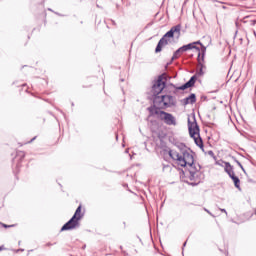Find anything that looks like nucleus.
<instances>
[{
	"instance_id": "1",
	"label": "nucleus",
	"mask_w": 256,
	"mask_h": 256,
	"mask_svg": "<svg viewBox=\"0 0 256 256\" xmlns=\"http://www.w3.org/2000/svg\"><path fill=\"white\" fill-rule=\"evenodd\" d=\"M178 149H180V152L170 150L169 157H171L173 161H176L177 165H180V167H188L190 173L189 179L190 181H195V179H197V173L201 171V165L195 162L193 154L185 149V145L181 144Z\"/></svg>"
},
{
	"instance_id": "2",
	"label": "nucleus",
	"mask_w": 256,
	"mask_h": 256,
	"mask_svg": "<svg viewBox=\"0 0 256 256\" xmlns=\"http://www.w3.org/2000/svg\"><path fill=\"white\" fill-rule=\"evenodd\" d=\"M179 39L181 37V24L173 26L163 37L159 40L155 53H161L163 47H167V45L171 44L173 39Z\"/></svg>"
},
{
	"instance_id": "3",
	"label": "nucleus",
	"mask_w": 256,
	"mask_h": 256,
	"mask_svg": "<svg viewBox=\"0 0 256 256\" xmlns=\"http://www.w3.org/2000/svg\"><path fill=\"white\" fill-rule=\"evenodd\" d=\"M188 131L190 137L194 140V143H196L197 147L203 149V139H201V135L199 134V125L197 124L195 116L188 118Z\"/></svg>"
},
{
	"instance_id": "4",
	"label": "nucleus",
	"mask_w": 256,
	"mask_h": 256,
	"mask_svg": "<svg viewBox=\"0 0 256 256\" xmlns=\"http://www.w3.org/2000/svg\"><path fill=\"white\" fill-rule=\"evenodd\" d=\"M154 107L157 109H169V107H175L177 100L171 95H161L154 97Z\"/></svg>"
},
{
	"instance_id": "5",
	"label": "nucleus",
	"mask_w": 256,
	"mask_h": 256,
	"mask_svg": "<svg viewBox=\"0 0 256 256\" xmlns=\"http://www.w3.org/2000/svg\"><path fill=\"white\" fill-rule=\"evenodd\" d=\"M166 81L163 76H159L158 79L153 83L151 93L154 97H159L160 93H163L165 89Z\"/></svg>"
},
{
	"instance_id": "6",
	"label": "nucleus",
	"mask_w": 256,
	"mask_h": 256,
	"mask_svg": "<svg viewBox=\"0 0 256 256\" xmlns=\"http://www.w3.org/2000/svg\"><path fill=\"white\" fill-rule=\"evenodd\" d=\"M154 113L159 117V119H161V121H164L166 125H177V120L173 117L172 114L161 111L159 109H156Z\"/></svg>"
},
{
	"instance_id": "7",
	"label": "nucleus",
	"mask_w": 256,
	"mask_h": 256,
	"mask_svg": "<svg viewBox=\"0 0 256 256\" xmlns=\"http://www.w3.org/2000/svg\"><path fill=\"white\" fill-rule=\"evenodd\" d=\"M191 49H196V51H201V49H199V47L195 46V43H189L187 45H184L180 48H178L172 58L171 61H175V59H179L181 57V55H183V53L187 52V51H191Z\"/></svg>"
},
{
	"instance_id": "8",
	"label": "nucleus",
	"mask_w": 256,
	"mask_h": 256,
	"mask_svg": "<svg viewBox=\"0 0 256 256\" xmlns=\"http://www.w3.org/2000/svg\"><path fill=\"white\" fill-rule=\"evenodd\" d=\"M79 225V219L75 218V216H72V218L62 226L61 231H70L71 229H77Z\"/></svg>"
},
{
	"instance_id": "9",
	"label": "nucleus",
	"mask_w": 256,
	"mask_h": 256,
	"mask_svg": "<svg viewBox=\"0 0 256 256\" xmlns=\"http://www.w3.org/2000/svg\"><path fill=\"white\" fill-rule=\"evenodd\" d=\"M195 81H197V76H192L190 80L185 84H183L182 86L175 87V85H173V87H175L176 90L178 91H185V89H189L190 87H193L195 85Z\"/></svg>"
},
{
	"instance_id": "10",
	"label": "nucleus",
	"mask_w": 256,
	"mask_h": 256,
	"mask_svg": "<svg viewBox=\"0 0 256 256\" xmlns=\"http://www.w3.org/2000/svg\"><path fill=\"white\" fill-rule=\"evenodd\" d=\"M224 171H225V173H227V175L232 180H233V178L237 177V176H235V171H233V166L231 165V163H225Z\"/></svg>"
},
{
	"instance_id": "11",
	"label": "nucleus",
	"mask_w": 256,
	"mask_h": 256,
	"mask_svg": "<svg viewBox=\"0 0 256 256\" xmlns=\"http://www.w3.org/2000/svg\"><path fill=\"white\" fill-rule=\"evenodd\" d=\"M197 102V96L195 94H190L189 97H186L182 100L183 105H193Z\"/></svg>"
},
{
	"instance_id": "12",
	"label": "nucleus",
	"mask_w": 256,
	"mask_h": 256,
	"mask_svg": "<svg viewBox=\"0 0 256 256\" xmlns=\"http://www.w3.org/2000/svg\"><path fill=\"white\" fill-rule=\"evenodd\" d=\"M192 43H194V47H196V45H201V52H199L198 58H200L202 55V59H204L205 52L207 51V48L201 43V41H196V42H192Z\"/></svg>"
},
{
	"instance_id": "13",
	"label": "nucleus",
	"mask_w": 256,
	"mask_h": 256,
	"mask_svg": "<svg viewBox=\"0 0 256 256\" xmlns=\"http://www.w3.org/2000/svg\"><path fill=\"white\" fill-rule=\"evenodd\" d=\"M72 217H75V219H78V221H81L83 214H81V205L76 209L74 215Z\"/></svg>"
},
{
	"instance_id": "14",
	"label": "nucleus",
	"mask_w": 256,
	"mask_h": 256,
	"mask_svg": "<svg viewBox=\"0 0 256 256\" xmlns=\"http://www.w3.org/2000/svg\"><path fill=\"white\" fill-rule=\"evenodd\" d=\"M236 189H239V191H241V180H239V177H235L232 179Z\"/></svg>"
},
{
	"instance_id": "15",
	"label": "nucleus",
	"mask_w": 256,
	"mask_h": 256,
	"mask_svg": "<svg viewBox=\"0 0 256 256\" xmlns=\"http://www.w3.org/2000/svg\"><path fill=\"white\" fill-rule=\"evenodd\" d=\"M225 163H229V162H225L223 160H219L216 162V165H219V167H224L225 168Z\"/></svg>"
},
{
	"instance_id": "16",
	"label": "nucleus",
	"mask_w": 256,
	"mask_h": 256,
	"mask_svg": "<svg viewBox=\"0 0 256 256\" xmlns=\"http://www.w3.org/2000/svg\"><path fill=\"white\" fill-rule=\"evenodd\" d=\"M235 163H237V165H239L240 169H242V171H245V168L243 167V164H241V162H239V160L234 158Z\"/></svg>"
},
{
	"instance_id": "17",
	"label": "nucleus",
	"mask_w": 256,
	"mask_h": 256,
	"mask_svg": "<svg viewBox=\"0 0 256 256\" xmlns=\"http://www.w3.org/2000/svg\"><path fill=\"white\" fill-rule=\"evenodd\" d=\"M208 155H210V157H213V159H215V153L213 151H208Z\"/></svg>"
},
{
	"instance_id": "18",
	"label": "nucleus",
	"mask_w": 256,
	"mask_h": 256,
	"mask_svg": "<svg viewBox=\"0 0 256 256\" xmlns=\"http://www.w3.org/2000/svg\"><path fill=\"white\" fill-rule=\"evenodd\" d=\"M204 211H206V213H208V215H211V217H215V216L213 215V213H211V211H209L207 208H204Z\"/></svg>"
},
{
	"instance_id": "19",
	"label": "nucleus",
	"mask_w": 256,
	"mask_h": 256,
	"mask_svg": "<svg viewBox=\"0 0 256 256\" xmlns=\"http://www.w3.org/2000/svg\"><path fill=\"white\" fill-rule=\"evenodd\" d=\"M220 211H221L222 213H225V215H227V210H225V209H223V208H220Z\"/></svg>"
},
{
	"instance_id": "20",
	"label": "nucleus",
	"mask_w": 256,
	"mask_h": 256,
	"mask_svg": "<svg viewBox=\"0 0 256 256\" xmlns=\"http://www.w3.org/2000/svg\"><path fill=\"white\" fill-rule=\"evenodd\" d=\"M37 139V136H35L34 138H32L28 143H33V141H35Z\"/></svg>"
},
{
	"instance_id": "21",
	"label": "nucleus",
	"mask_w": 256,
	"mask_h": 256,
	"mask_svg": "<svg viewBox=\"0 0 256 256\" xmlns=\"http://www.w3.org/2000/svg\"><path fill=\"white\" fill-rule=\"evenodd\" d=\"M3 227H5V229L9 228V227H13V225H7V224H3Z\"/></svg>"
},
{
	"instance_id": "22",
	"label": "nucleus",
	"mask_w": 256,
	"mask_h": 256,
	"mask_svg": "<svg viewBox=\"0 0 256 256\" xmlns=\"http://www.w3.org/2000/svg\"><path fill=\"white\" fill-rule=\"evenodd\" d=\"M0 251H5V246H0Z\"/></svg>"
},
{
	"instance_id": "23",
	"label": "nucleus",
	"mask_w": 256,
	"mask_h": 256,
	"mask_svg": "<svg viewBox=\"0 0 256 256\" xmlns=\"http://www.w3.org/2000/svg\"><path fill=\"white\" fill-rule=\"evenodd\" d=\"M51 245H53V244L47 243V244H46V247H51Z\"/></svg>"
},
{
	"instance_id": "24",
	"label": "nucleus",
	"mask_w": 256,
	"mask_h": 256,
	"mask_svg": "<svg viewBox=\"0 0 256 256\" xmlns=\"http://www.w3.org/2000/svg\"><path fill=\"white\" fill-rule=\"evenodd\" d=\"M222 9H227V6H222Z\"/></svg>"
},
{
	"instance_id": "25",
	"label": "nucleus",
	"mask_w": 256,
	"mask_h": 256,
	"mask_svg": "<svg viewBox=\"0 0 256 256\" xmlns=\"http://www.w3.org/2000/svg\"><path fill=\"white\" fill-rule=\"evenodd\" d=\"M185 245H187V242H184L183 247H185Z\"/></svg>"
},
{
	"instance_id": "26",
	"label": "nucleus",
	"mask_w": 256,
	"mask_h": 256,
	"mask_svg": "<svg viewBox=\"0 0 256 256\" xmlns=\"http://www.w3.org/2000/svg\"><path fill=\"white\" fill-rule=\"evenodd\" d=\"M200 73H203V69H200Z\"/></svg>"
},
{
	"instance_id": "27",
	"label": "nucleus",
	"mask_w": 256,
	"mask_h": 256,
	"mask_svg": "<svg viewBox=\"0 0 256 256\" xmlns=\"http://www.w3.org/2000/svg\"><path fill=\"white\" fill-rule=\"evenodd\" d=\"M48 11H53V10L51 8H49Z\"/></svg>"
},
{
	"instance_id": "28",
	"label": "nucleus",
	"mask_w": 256,
	"mask_h": 256,
	"mask_svg": "<svg viewBox=\"0 0 256 256\" xmlns=\"http://www.w3.org/2000/svg\"><path fill=\"white\" fill-rule=\"evenodd\" d=\"M254 35H256V32H254Z\"/></svg>"
},
{
	"instance_id": "29",
	"label": "nucleus",
	"mask_w": 256,
	"mask_h": 256,
	"mask_svg": "<svg viewBox=\"0 0 256 256\" xmlns=\"http://www.w3.org/2000/svg\"><path fill=\"white\" fill-rule=\"evenodd\" d=\"M20 251H23V249H21Z\"/></svg>"
},
{
	"instance_id": "30",
	"label": "nucleus",
	"mask_w": 256,
	"mask_h": 256,
	"mask_svg": "<svg viewBox=\"0 0 256 256\" xmlns=\"http://www.w3.org/2000/svg\"><path fill=\"white\" fill-rule=\"evenodd\" d=\"M20 251H23V249H21Z\"/></svg>"
}]
</instances>
